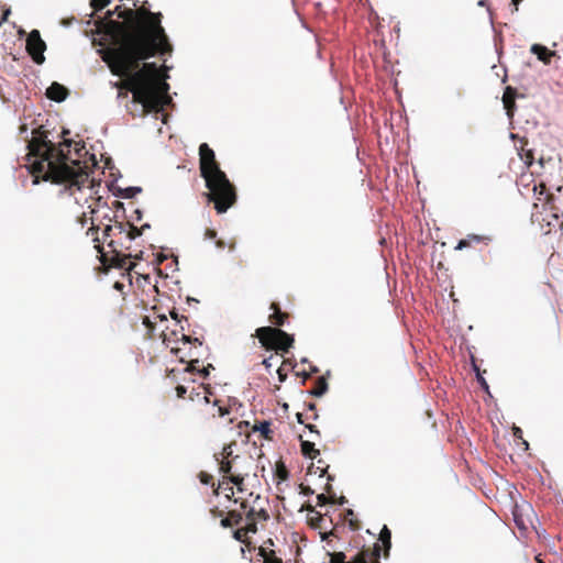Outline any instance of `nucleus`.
Segmentation results:
<instances>
[{"label": "nucleus", "instance_id": "obj_1", "mask_svg": "<svg viewBox=\"0 0 563 563\" xmlns=\"http://www.w3.org/2000/svg\"><path fill=\"white\" fill-rule=\"evenodd\" d=\"M124 13L128 21L103 22L112 46L104 51L102 58L111 73L122 78L118 87L132 93L143 114L161 112L172 101L169 86L162 79L156 63H143L142 67L140 63L173 51L162 26V14L144 5L136 10L128 8Z\"/></svg>", "mask_w": 563, "mask_h": 563}, {"label": "nucleus", "instance_id": "obj_2", "mask_svg": "<svg viewBox=\"0 0 563 563\" xmlns=\"http://www.w3.org/2000/svg\"><path fill=\"white\" fill-rule=\"evenodd\" d=\"M73 140L64 139L57 145L47 139L46 133L34 136L29 143V155L35 157L30 164L29 172L34 177L33 184L40 180L65 185L71 192L80 190L92 183L89 178L88 167L79 158H71L70 147ZM85 145L75 143V151L80 156Z\"/></svg>", "mask_w": 563, "mask_h": 563}, {"label": "nucleus", "instance_id": "obj_3", "mask_svg": "<svg viewBox=\"0 0 563 563\" xmlns=\"http://www.w3.org/2000/svg\"><path fill=\"white\" fill-rule=\"evenodd\" d=\"M199 169L209 190L206 194L208 201L213 202L218 213L227 212L236 201L235 188L221 170L213 150L207 143L199 146Z\"/></svg>", "mask_w": 563, "mask_h": 563}, {"label": "nucleus", "instance_id": "obj_4", "mask_svg": "<svg viewBox=\"0 0 563 563\" xmlns=\"http://www.w3.org/2000/svg\"><path fill=\"white\" fill-rule=\"evenodd\" d=\"M255 336L266 350H274L282 355L294 345V336L275 327H261L256 329Z\"/></svg>", "mask_w": 563, "mask_h": 563}, {"label": "nucleus", "instance_id": "obj_5", "mask_svg": "<svg viewBox=\"0 0 563 563\" xmlns=\"http://www.w3.org/2000/svg\"><path fill=\"white\" fill-rule=\"evenodd\" d=\"M98 231L99 227L95 225L93 222H91V227L87 231V235H91L92 240L95 242V249L100 254V261L103 265H108L111 267H118V268H126V271L130 273V271L133 269L135 264L130 262L131 255L121 254L113 240H110L108 242V246L111 247L112 255L109 257L107 253L103 252V247L101 245L100 239L98 238Z\"/></svg>", "mask_w": 563, "mask_h": 563}, {"label": "nucleus", "instance_id": "obj_6", "mask_svg": "<svg viewBox=\"0 0 563 563\" xmlns=\"http://www.w3.org/2000/svg\"><path fill=\"white\" fill-rule=\"evenodd\" d=\"M382 545L376 542L372 548H363L350 561L344 552L329 553L330 563H380Z\"/></svg>", "mask_w": 563, "mask_h": 563}, {"label": "nucleus", "instance_id": "obj_7", "mask_svg": "<svg viewBox=\"0 0 563 563\" xmlns=\"http://www.w3.org/2000/svg\"><path fill=\"white\" fill-rule=\"evenodd\" d=\"M549 206L548 224L563 230V186L556 188V192L545 195Z\"/></svg>", "mask_w": 563, "mask_h": 563}, {"label": "nucleus", "instance_id": "obj_8", "mask_svg": "<svg viewBox=\"0 0 563 563\" xmlns=\"http://www.w3.org/2000/svg\"><path fill=\"white\" fill-rule=\"evenodd\" d=\"M45 49L46 44L42 40L40 32L37 30H33L26 38V51L36 64H42L44 62Z\"/></svg>", "mask_w": 563, "mask_h": 563}, {"label": "nucleus", "instance_id": "obj_9", "mask_svg": "<svg viewBox=\"0 0 563 563\" xmlns=\"http://www.w3.org/2000/svg\"><path fill=\"white\" fill-rule=\"evenodd\" d=\"M245 476H246V474H231L230 476H224L223 481L219 483L218 488L214 489V494L218 495L219 489L224 488V489H229L230 493L233 495L234 494L233 488L227 487L230 483L234 484L238 487V490L242 492L243 490L242 485H243Z\"/></svg>", "mask_w": 563, "mask_h": 563}, {"label": "nucleus", "instance_id": "obj_10", "mask_svg": "<svg viewBox=\"0 0 563 563\" xmlns=\"http://www.w3.org/2000/svg\"><path fill=\"white\" fill-rule=\"evenodd\" d=\"M516 97H517L516 88H514L511 86H507L505 88V91L503 95V103H504V108L506 109L509 118H511L514 115V112L516 109Z\"/></svg>", "mask_w": 563, "mask_h": 563}, {"label": "nucleus", "instance_id": "obj_11", "mask_svg": "<svg viewBox=\"0 0 563 563\" xmlns=\"http://www.w3.org/2000/svg\"><path fill=\"white\" fill-rule=\"evenodd\" d=\"M68 93V89L58 82H53L46 90V97L56 102L64 101Z\"/></svg>", "mask_w": 563, "mask_h": 563}, {"label": "nucleus", "instance_id": "obj_12", "mask_svg": "<svg viewBox=\"0 0 563 563\" xmlns=\"http://www.w3.org/2000/svg\"><path fill=\"white\" fill-rule=\"evenodd\" d=\"M492 239L487 235H478V234H468L465 239L459 241L456 245V250H463L466 247H471L474 244L483 243L487 245Z\"/></svg>", "mask_w": 563, "mask_h": 563}, {"label": "nucleus", "instance_id": "obj_13", "mask_svg": "<svg viewBox=\"0 0 563 563\" xmlns=\"http://www.w3.org/2000/svg\"><path fill=\"white\" fill-rule=\"evenodd\" d=\"M269 309L273 310V313L268 316L269 323L282 327L285 324L286 320L289 318L287 312H283L277 302H272Z\"/></svg>", "mask_w": 563, "mask_h": 563}, {"label": "nucleus", "instance_id": "obj_14", "mask_svg": "<svg viewBox=\"0 0 563 563\" xmlns=\"http://www.w3.org/2000/svg\"><path fill=\"white\" fill-rule=\"evenodd\" d=\"M212 391L210 390V386L201 385L198 390L192 389L189 394V399L191 401H203V404H211Z\"/></svg>", "mask_w": 563, "mask_h": 563}, {"label": "nucleus", "instance_id": "obj_15", "mask_svg": "<svg viewBox=\"0 0 563 563\" xmlns=\"http://www.w3.org/2000/svg\"><path fill=\"white\" fill-rule=\"evenodd\" d=\"M531 53L537 55L538 59L543 62L545 65L551 64L552 57L556 55L554 51H550L541 44H533L531 46Z\"/></svg>", "mask_w": 563, "mask_h": 563}, {"label": "nucleus", "instance_id": "obj_16", "mask_svg": "<svg viewBox=\"0 0 563 563\" xmlns=\"http://www.w3.org/2000/svg\"><path fill=\"white\" fill-rule=\"evenodd\" d=\"M241 508L245 511L246 520L255 519V521H258V520L266 521L269 519V515L265 509H261V510L256 511L254 508H250L246 510V508H247L246 501L241 503Z\"/></svg>", "mask_w": 563, "mask_h": 563}, {"label": "nucleus", "instance_id": "obj_17", "mask_svg": "<svg viewBox=\"0 0 563 563\" xmlns=\"http://www.w3.org/2000/svg\"><path fill=\"white\" fill-rule=\"evenodd\" d=\"M199 354L198 353H195L192 351H190L186 357L185 356H179V361L181 363H187V367L185 368V372L187 373H198L199 374V371L198 367H197V364L199 363Z\"/></svg>", "mask_w": 563, "mask_h": 563}, {"label": "nucleus", "instance_id": "obj_18", "mask_svg": "<svg viewBox=\"0 0 563 563\" xmlns=\"http://www.w3.org/2000/svg\"><path fill=\"white\" fill-rule=\"evenodd\" d=\"M211 402H212L211 416L213 418L214 417L223 418V417L230 415L231 407L225 405L223 400L214 399V400H211Z\"/></svg>", "mask_w": 563, "mask_h": 563}, {"label": "nucleus", "instance_id": "obj_19", "mask_svg": "<svg viewBox=\"0 0 563 563\" xmlns=\"http://www.w3.org/2000/svg\"><path fill=\"white\" fill-rule=\"evenodd\" d=\"M527 144H528V141L526 139H520V148H518V154H519L521 161L527 166H531L534 161V156H533L532 150L526 148Z\"/></svg>", "mask_w": 563, "mask_h": 563}, {"label": "nucleus", "instance_id": "obj_20", "mask_svg": "<svg viewBox=\"0 0 563 563\" xmlns=\"http://www.w3.org/2000/svg\"><path fill=\"white\" fill-rule=\"evenodd\" d=\"M240 456L239 455H235V457H232V460H225V459H222L220 457L218 454H214V460L218 462L219 464V471L220 473L227 475V476H230L232 473V470H233V464L234 462L239 459Z\"/></svg>", "mask_w": 563, "mask_h": 563}, {"label": "nucleus", "instance_id": "obj_21", "mask_svg": "<svg viewBox=\"0 0 563 563\" xmlns=\"http://www.w3.org/2000/svg\"><path fill=\"white\" fill-rule=\"evenodd\" d=\"M243 517L242 512L238 510H231L228 512V516L223 519H221V526L223 528H230L232 526H238L241 523Z\"/></svg>", "mask_w": 563, "mask_h": 563}, {"label": "nucleus", "instance_id": "obj_22", "mask_svg": "<svg viewBox=\"0 0 563 563\" xmlns=\"http://www.w3.org/2000/svg\"><path fill=\"white\" fill-rule=\"evenodd\" d=\"M128 9H122L121 5H117L113 10H109L107 12V18L104 20H101L99 23H98V27L99 30H101L104 34H106V29H104V25H103V22H107L108 20H112L111 16L112 15H117L119 19H122L123 21H128L126 16H125V13Z\"/></svg>", "mask_w": 563, "mask_h": 563}, {"label": "nucleus", "instance_id": "obj_23", "mask_svg": "<svg viewBox=\"0 0 563 563\" xmlns=\"http://www.w3.org/2000/svg\"><path fill=\"white\" fill-rule=\"evenodd\" d=\"M379 541L383 543L384 556L387 558L391 548V532L387 526L383 527L379 533Z\"/></svg>", "mask_w": 563, "mask_h": 563}, {"label": "nucleus", "instance_id": "obj_24", "mask_svg": "<svg viewBox=\"0 0 563 563\" xmlns=\"http://www.w3.org/2000/svg\"><path fill=\"white\" fill-rule=\"evenodd\" d=\"M328 390V383L323 376L317 378L314 387L310 390V394L314 397L322 396Z\"/></svg>", "mask_w": 563, "mask_h": 563}, {"label": "nucleus", "instance_id": "obj_25", "mask_svg": "<svg viewBox=\"0 0 563 563\" xmlns=\"http://www.w3.org/2000/svg\"><path fill=\"white\" fill-rule=\"evenodd\" d=\"M253 431H260L261 434L266 440H272L273 439V437H272L273 431L271 429V422H268V421H262V422H260V424H255L253 427Z\"/></svg>", "mask_w": 563, "mask_h": 563}, {"label": "nucleus", "instance_id": "obj_26", "mask_svg": "<svg viewBox=\"0 0 563 563\" xmlns=\"http://www.w3.org/2000/svg\"><path fill=\"white\" fill-rule=\"evenodd\" d=\"M301 452L309 459H316L319 454V450L314 449V444L309 441H301Z\"/></svg>", "mask_w": 563, "mask_h": 563}, {"label": "nucleus", "instance_id": "obj_27", "mask_svg": "<svg viewBox=\"0 0 563 563\" xmlns=\"http://www.w3.org/2000/svg\"><path fill=\"white\" fill-rule=\"evenodd\" d=\"M233 538L236 540V541H240L241 543L245 544L249 549H251V540L247 538V533L244 529V527L242 528H239L236 529L234 532H233Z\"/></svg>", "mask_w": 563, "mask_h": 563}, {"label": "nucleus", "instance_id": "obj_28", "mask_svg": "<svg viewBox=\"0 0 563 563\" xmlns=\"http://www.w3.org/2000/svg\"><path fill=\"white\" fill-rule=\"evenodd\" d=\"M344 520L347 521L351 530L355 531L360 529V522L355 517V514L352 509H347L344 514Z\"/></svg>", "mask_w": 563, "mask_h": 563}, {"label": "nucleus", "instance_id": "obj_29", "mask_svg": "<svg viewBox=\"0 0 563 563\" xmlns=\"http://www.w3.org/2000/svg\"><path fill=\"white\" fill-rule=\"evenodd\" d=\"M128 227H129V230H128V232H126V235H128L129 240H134V239H136L137 236L142 235V233H143V231H144L145 229H148V228H150V225H148V224H144V225H142L141 228H137V227H135V225H133V224H131V223H129V225H128Z\"/></svg>", "mask_w": 563, "mask_h": 563}, {"label": "nucleus", "instance_id": "obj_30", "mask_svg": "<svg viewBox=\"0 0 563 563\" xmlns=\"http://www.w3.org/2000/svg\"><path fill=\"white\" fill-rule=\"evenodd\" d=\"M275 475L280 481H286L289 477V472H288L286 465L283 462H278L276 464Z\"/></svg>", "mask_w": 563, "mask_h": 563}, {"label": "nucleus", "instance_id": "obj_31", "mask_svg": "<svg viewBox=\"0 0 563 563\" xmlns=\"http://www.w3.org/2000/svg\"><path fill=\"white\" fill-rule=\"evenodd\" d=\"M236 443L233 441L229 444H225L222 449V451L220 453H217L220 457L222 459H225V460H232V457H235V455L233 454V445H235Z\"/></svg>", "mask_w": 563, "mask_h": 563}, {"label": "nucleus", "instance_id": "obj_32", "mask_svg": "<svg viewBox=\"0 0 563 563\" xmlns=\"http://www.w3.org/2000/svg\"><path fill=\"white\" fill-rule=\"evenodd\" d=\"M216 246H217V249H219V250H223V249H225V247L228 246V247H229V250H231V251H232V250H234V249H235V242H234V241H231V242L227 243V242H224V241H223V240H221V239H217V240H216Z\"/></svg>", "mask_w": 563, "mask_h": 563}, {"label": "nucleus", "instance_id": "obj_33", "mask_svg": "<svg viewBox=\"0 0 563 563\" xmlns=\"http://www.w3.org/2000/svg\"><path fill=\"white\" fill-rule=\"evenodd\" d=\"M246 533H256L257 532V521L255 519L247 520L246 526L244 527Z\"/></svg>", "mask_w": 563, "mask_h": 563}, {"label": "nucleus", "instance_id": "obj_34", "mask_svg": "<svg viewBox=\"0 0 563 563\" xmlns=\"http://www.w3.org/2000/svg\"><path fill=\"white\" fill-rule=\"evenodd\" d=\"M262 563H283V560L276 555V552L268 553V556L265 560H262Z\"/></svg>", "mask_w": 563, "mask_h": 563}, {"label": "nucleus", "instance_id": "obj_35", "mask_svg": "<svg viewBox=\"0 0 563 563\" xmlns=\"http://www.w3.org/2000/svg\"><path fill=\"white\" fill-rule=\"evenodd\" d=\"M110 3V0H91V7L95 10H101Z\"/></svg>", "mask_w": 563, "mask_h": 563}, {"label": "nucleus", "instance_id": "obj_36", "mask_svg": "<svg viewBox=\"0 0 563 563\" xmlns=\"http://www.w3.org/2000/svg\"><path fill=\"white\" fill-rule=\"evenodd\" d=\"M129 225V222L128 223H124V222H115L114 225H112V228L114 229V233L117 234H122L126 231V228Z\"/></svg>", "mask_w": 563, "mask_h": 563}, {"label": "nucleus", "instance_id": "obj_37", "mask_svg": "<svg viewBox=\"0 0 563 563\" xmlns=\"http://www.w3.org/2000/svg\"><path fill=\"white\" fill-rule=\"evenodd\" d=\"M333 497H327L324 494H319L317 496V505L318 506H323L328 503H333Z\"/></svg>", "mask_w": 563, "mask_h": 563}, {"label": "nucleus", "instance_id": "obj_38", "mask_svg": "<svg viewBox=\"0 0 563 563\" xmlns=\"http://www.w3.org/2000/svg\"><path fill=\"white\" fill-rule=\"evenodd\" d=\"M273 552H274V550H271V549H268L267 547L262 545V547H260V548H258L257 555H258L262 560H265V558H267V556H268V553H273Z\"/></svg>", "mask_w": 563, "mask_h": 563}, {"label": "nucleus", "instance_id": "obj_39", "mask_svg": "<svg viewBox=\"0 0 563 563\" xmlns=\"http://www.w3.org/2000/svg\"><path fill=\"white\" fill-rule=\"evenodd\" d=\"M318 463H319V465L317 466L316 473L319 472L320 476L325 475L328 472L329 465L324 464L322 460H319Z\"/></svg>", "mask_w": 563, "mask_h": 563}, {"label": "nucleus", "instance_id": "obj_40", "mask_svg": "<svg viewBox=\"0 0 563 563\" xmlns=\"http://www.w3.org/2000/svg\"><path fill=\"white\" fill-rule=\"evenodd\" d=\"M184 343H190V344H198V345H202V342L199 341L198 338H191L189 335H186V334H183L181 339H180Z\"/></svg>", "mask_w": 563, "mask_h": 563}, {"label": "nucleus", "instance_id": "obj_41", "mask_svg": "<svg viewBox=\"0 0 563 563\" xmlns=\"http://www.w3.org/2000/svg\"><path fill=\"white\" fill-rule=\"evenodd\" d=\"M141 191V188H137V187H129L124 190V195L123 197L124 198H132L134 196L135 192H140Z\"/></svg>", "mask_w": 563, "mask_h": 563}, {"label": "nucleus", "instance_id": "obj_42", "mask_svg": "<svg viewBox=\"0 0 563 563\" xmlns=\"http://www.w3.org/2000/svg\"><path fill=\"white\" fill-rule=\"evenodd\" d=\"M210 369H214L212 364H208L202 369L199 371V375L203 378H207L210 375Z\"/></svg>", "mask_w": 563, "mask_h": 563}, {"label": "nucleus", "instance_id": "obj_43", "mask_svg": "<svg viewBox=\"0 0 563 563\" xmlns=\"http://www.w3.org/2000/svg\"><path fill=\"white\" fill-rule=\"evenodd\" d=\"M205 239L207 240H217V231L213 229H206Z\"/></svg>", "mask_w": 563, "mask_h": 563}, {"label": "nucleus", "instance_id": "obj_44", "mask_svg": "<svg viewBox=\"0 0 563 563\" xmlns=\"http://www.w3.org/2000/svg\"><path fill=\"white\" fill-rule=\"evenodd\" d=\"M186 394H187V388L185 386L178 385L176 387V395L178 398H181V399L185 398Z\"/></svg>", "mask_w": 563, "mask_h": 563}, {"label": "nucleus", "instance_id": "obj_45", "mask_svg": "<svg viewBox=\"0 0 563 563\" xmlns=\"http://www.w3.org/2000/svg\"><path fill=\"white\" fill-rule=\"evenodd\" d=\"M112 235H115L114 229L110 224L106 225V228L103 230V238H104V240L107 238H109V236H112Z\"/></svg>", "mask_w": 563, "mask_h": 563}, {"label": "nucleus", "instance_id": "obj_46", "mask_svg": "<svg viewBox=\"0 0 563 563\" xmlns=\"http://www.w3.org/2000/svg\"><path fill=\"white\" fill-rule=\"evenodd\" d=\"M277 374H278L279 382L283 383L287 379V373L284 371V368L282 366L277 369Z\"/></svg>", "mask_w": 563, "mask_h": 563}, {"label": "nucleus", "instance_id": "obj_47", "mask_svg": "<svg viewBox=\"0 0 563 563\" xmlns=\"http://www.w3.org/2000/svg\"><path fill=\"white\" fill-rule=\"evenodd\" d=\"M212 479V476L207 474V473H201L200 474V481L203 483V484H209Z\"/></svg>", "mask_w": 563, "mask_h": 563}, {"label": "nucleus", "instance_id": "obj_48", "mask_svg": "<svg viewBox=\"0 0 563 563\" xmlns=\"http://www.w3.org/2000/svg\"><path fill=\"white\" fill-rule=\"evenodd\" d=\"M300 488H301V494H303L305 496H309V495L313 494V490L309 486L300 485Z\"/></svg>", "mask_w": 563, "mask_h": 563}, {"label": "nucleus", "instance_id": "obj_49", "mask_svg": "<svg viewBox=\"0 0 563 563\" xmlns=\"http://www.w3.org/2000/svg\"><path fill=\"white\" fill-rule=\"evenodd\" d=\"M539 187H540V191H539V196H538V198H537V199H538L539 201H541V200H542L541 196L545 195L547 187H545V185H544V184H542V183L539 185Z\"/></svg>", "mask_w": 563, "mask_h": 563}, {"label": "nucleus", "instance_id": "obj_50", "mask_svg": "<svg viewBox=\"0 0 563 563\" xmlns=\"http://www.w3.org/2000/svg\"><path fill=\"white\" fill-rule=\"evenodd\" d=\"M306 509H307L308 511L314 512V514L317 515L318 520H320V521H322V520H323V517H322L319 512L314 511L313 506H311V505H307V506H306Z\"/></svg>", "mask_w": 563, "mask_h": 563}, {"label": "nucleus", "instance_id": "obj_51", "mask_svg": "<svg viewBox=\"0 0 563 563\" xmlns=\"http://www.w3.org/2000/svg\"><path fill=\"white\" fill-rule=\"evenodd\" d=\"M514 435H515L516 438H518V439H521V438H522V431H521V429H520V428H518V427H515V428H514Z\"/></svg>", "mask_w": 563, "mask_h": 563}, {"label": "nucleus", "instance_id": "obj_52", "mask_svg": "<svg viewBox=\"0 0 563 563\" xmlns=\"http://www.w3.org/2000/svg\"><path fill=\"white\" fill-rule=\"evenodd\" d=\"M211 514L213 517H221L223 515L222 510H219L218 508L211 509Z\"/></svg>", "mask_w": 563, "mask_h": 563}, {"label": "nucleus", "instance_id": "obj_53", "mask_svg": "<svg viewBox=\"0 0 563 563\" xmlns=\"http://www.w3.org/2000/svg\"><path fill=\"white\" fill-rule=\"evenodd\" d=\"M114 289L119 290V291H122L123 288H124V285L120 282H115L114 285H113Z\"/></svg>", "mask_w": 563, "mask_h": 563}, {"label": "nucleus", "instance_id": "obj_54", "mask_svg": "<svg viewBox=\"0 0 563 563\" xmlns=\"http://www.w3.org/2000/svg\"><path fill=\"white\" fill-rule=\"evenodd\" d=\"M522 2V0H511L512 5L515 7V11L518 10V5Z\"/></svg>", "mask_w": 563, "mask_h": 563}, {"label": "nucleus", "instance_id": "obj_55", "mask_svg": "<svg viewBox=\"0 0 563 563\" xmlns=\"http://www.w3.org/2000/svg\"><path fill=\"white\" fill-rule=\"evenodd\" d=\"M307 428H308L311 432H316L317 434H319V431L316 429V426H314V424H307Z\"/></svg>", "mask_w": 563, "mask_h": 563}, {"label": "nucleus", "instance_id": "obj_56", "mask_svg": "<svg viewBox=\"0 0 563 563\" xmlns=\"http://www.w3.org/2000/svg\"><path fill=\"white\" fill-rule=\"evenodd\" d=\"M269 361H271V357L269 358H265L263 361V364L265 365L266 368L271 367V362Z\"/></svg>", "mask_w": 563, "mask_h": 563}, {"label": "nucleus", "instance_id": "obj_57", "mask_svg": "<svg viewBox=\"0 0 563 563\" xmlns=\"http://www.w3.org/2000/svg\"><path fill=\"white\" fill-rule=\"evenodd\" d=\"M165 260H166V256H165V255H162V254H161V255H158V257H157L158 263H162V262H163V261H165Z\"/></svg>", "mask_w": 563, "mask_h": 563}, {"label": "nucleus", "instance_id": "obj_58", "mask_svg": "<svg viewBox=\"0 0 563 563\" xmlns=\"http://www.w3.org/2000/svg\"><path fill=\"white\" fill-rule=\"evenodd\" d=\"M297 420L299 423H303L302 413H297Z\"/></svg>", "mask_w": 563, "mask_h": 563}, {"label": "nucleus", "instance_id": "obj_59", "mask_svg": "<svg viewBox=\"0 0 563 563\" xmlns=\"http://www.w3.org/2000/svg\"><path fill=\"white\" fill-rule=\"evenodd\" d=\"M172 352H173L175 355H178V353L180 352V349H178V347H173V349H172Z\"/></svg>", "mask_w": 563, "mask_h": 563}, {"label": "nucleus", "instance_id": "obj_60", "mask_svg": "<svg viewBox=\"0 0 563 563\" xmlns=\"http://www.w3.org/2000/svg\"><path fill=\"white\" fill-rule=\"evenodd\" d=\"M331 489H332V486H331V484H330V483H328V484H327V486H325V490H327V493H330V492H331Z\"/></svg>", "mask_w": 563, "mask_h": 563}, {"label": "nucleus", "instance_id": "obj_61", "mask_svg": "<svg viewBox=\"0 0 563 563\" xmlns=\"http://www.w3.org/2000/svg\"><path fill=\"white\" fill-rule=\"evenodd\" d=\"M308 408H309L310 410H314V409H316V405H314V404H312V402H310V404L308 405Z\"/></svg>", "mask_w": 563, "mask_h": 563}, {"label": "nucleus", "instance_id": "obj_62", "mask_svg": "<svg viewBox=\"0 0 563 563\" xmlns=\"http://www.w3.org/2000/svg\"><path fill=\"white\" fill-rule=\"evenodd\" d=\"M482 386H483L484 388H488V385H487V383H486L484 379L482 380Z\"/></svg>", "mask_w": 563, "mask_h": 563}, {"label": "nucleus", "instance_id": "obj_63", "mask_svg": "<svg viewBox=\"0 0 563 563\" xmlns=\"http://www.w3.org/2000/svg\"><path fill=\"white\" fill-rule=\"evenodd\" d=\"M172 317L177 320L178 319V314L176 312H172Z\"/></svg>", "mask_w": 563, "mask_h": 563}, {"label": "nucleus", "instance_id": "obj_64", "mask_svg": "<svg viewBox=\"0 0 563 563\" xmlns=\"http://www.w3.org/2000/svg\"><path fill=\"white\" fill-rule=\"evenodd\" d=\"M341 505L345 503V497H341L340 498V501H339Z\"/></svg>", "mask_w": 563, "mask_h": 563}]
</instances>
